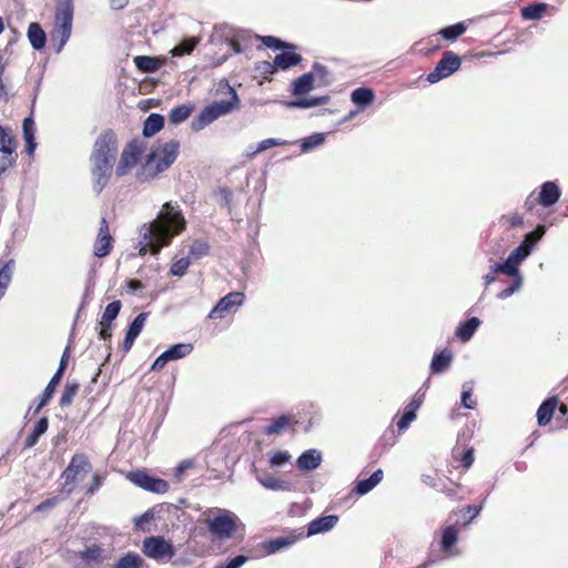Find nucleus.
Wrapping results in <instances>:
<instances>
[{
	"label": "nucleus",
	"mask_w": 568,
	"mask_h": 568,
	"mask_svg": "<svg viewBox=\"0 0 568 568\" xmlns=\"http://www.w3.org/2000/svg\"><path fill=\"white\" fill-rule=\"evenodd\" d=\"M460 58L453 51L444 52L442 59L437 62L435 69L427 74V81L429 83H436L460 68Z\"/></svg>",
	"instance_id": "10"
},
{
	"label": "nucleus",
	"mask_w": 568,
	"mask_h": 568,
	"mask_svg": "<svg viewBox=\"0 0 568 568\" xmlns=\"http://www.w3.org/2000/svg\"><path fill=\"white\" fill-rule=\"evenodd\" d=\"M14 41H9L8 44L0 49V72L4 73L6 67L8 65L9 58L12 54L11 45Z\"/></svg>",
	"instance_id": "61"
},
{
	"label": "nucleus",
	"mask_w": 568,
	"mask_h": 568,
	"mask_svg": "<svg viewBox=\"0 0 568 568\" xmlns=\"http://www.w3.org/2000/svg\"><path fill=\"white\" fill-rule=\"evenodd\" d=\"M49 419L48 417H41L34 425L32 432L28 435L24 447L31 448L37 445L39 438L48 430Z\"/></svg>",
	"instance_id": "28"
},
{
	"label": "nucleus",
	"mask_w": 568,
	"mask_h": 568,
	"mask_svg": "<svg viewBox=\"0 0 568 568\" xmlns=\"http://www.w3.org/2000/svg\"><path fill=\"white\" fill-rule=\"evenodd\" d=\"M215 30L222 32V34L225 37L227 44L232 48L234 53L243 52L240 40H243L245 38L244 32H235L232 28L227 26L215 27Z\"/></svg>",
	"instance_id": "22"
},
{
	"label": "nucleus",
	"mask_w": 568,
	"mask_h": 568,
	"mask_svg": "<svg viewBox=\"0 0 568 568\" xmlns=\"http://www.w3.org/2000/svg\"><path fill=\"white\" fill-rule=\"evenodd\" d=\"M28 40L34 50H42L47 43V34L40 23L31 22L27 31Z\"/></svg>",
	"instance_id": "19"
},
{
	"label": "nucleus",
	"mask_w": 568,
	"mask_h": 568,
	"mask_svg": "<svg viewBox=\"0 0 568 568\" xmlns=\"http://www.w3.org/2000/svg\"><path fill=\"white\" fill-rule=\"evenodd\" d=\"M121 302L119 300L109 303L102 314L101 321L105 324H112V322L118 317L121 311Z\"/></svg>",
	"instance_id": "48"
},
{
	"label": "nucleus",
	"mask_w": 568,
	"mask_h": 568,
	"mask_svg": "<svg viewBox=\"0 0 568 568\" xmlns=\"http://www.w3.org/2000/svg\"><path fill=\"white\" fill-rule=\"evenodd\" d=\"M338 523V516L327 515L313 519L307 526L306 536H314L329 531Z\"/></svg>",
	"instance_id": "17"
},
{
	"label": "nucleus",
	"mask_w": 568,
	"mask_h": 568,
	"mask_svg": "<svg viewBox=\"0 0 568 568\" xmlns=\"http://www.w3.org/2000/svg\"><path fill=\"white\" fill-rule=\"evenodd\" d=\"M452 361H453V354L450 351L444 349L439 353H436L433 356V359L430 363V372L433 374L444 373L450 366Z\"/></svg>",
	"instance_id": "23"
},
{
	"label": "nucleus",
	"mask_w": 568,
	"mask_h": 568,
	"mask_svg": "<svg viewBox=\"0 0 568 568\" xmlns=\"http://www.w3.org/2000/svg\"><path fill=\"white\" fill-rule=\"evenodd\" d=\"M212 513L213 516L205 519V525L216 539H231L239 529H244L240 517L233 511L223 508H214Z\"/></svg>",
	"instance_id": "7"
},
{
	"label": "nucleus",
	"mask_w": 568,
	"mask_h": 568,
	"mask_svg": "<svg viewBox=\"0 0 568 568\" xmlns=\"http://www.w3.org/2000/svg\"><path fill=\"white\" fill-rule=\"evenodd\" d=\"M193 111V105L191 104H180L173 108L169 114V121L172 124H180L189 119Z\"/></svg>",
	"instance_id": "38"
},
{
	"label": "nucleus",
	"mask_w": 568,
	"mask_h": 568,
	"mask_svg": "<svg viewBox=\"0 0 568 568\" xmlns=\"http://www.w3.org/2000/svg\"><path fill=\"white\" fill-rule=\"evenodd\" d=\"M314 84L313 72L304 73L293 81L292 92L294 95H302L310 92Z\"/></svg>",
	"instance_id": "30"
},
{
	"label": "nucleus",
	"mask_w": 568,
	"mask_h": 568,
	"mask_svg": "<svg viewBox=\"0 0 568 568\" xmlns=\"http://www.w3.org/2000/svg\"><path fill=\"white\" fill-rule=\"evenodd\" d=\"M134 64L144 73H153L158 71L161 65L156 58L149 55H136L134 58Z\"/></svg>",
	"instance_id": "37"
},
{
	"label": "nucleus",
	"mask_w": 568,
	"mask_h": 568,
	"mask_svg": "<svg viewBox=\"0 0 568 568\" xmlns=\"http://www.w3.org/2000/svg\"><path fill=\"white\" fill-rule=\"evenodd\" d=\"M560 195L561 191L559 186L552 181H547L541 184L537 201L544 207H549L558 202Z\"/></svg>",
	"instance_id": "16"
},
{
	"label": "nucleus",
	"mask_w": 568,
	"mask_h": 568,
	"mask_svg": "<svg viewBox=\"0 0 568 568\" xmlns=\"http://www.w3.org/2000/svg\"><path fill=\"white\" fill-rule=\"evenodd\" d=\"M466 31V27L463 22H458L446 27L439 31L442 37L446 40H456L458 37L464 34Z\"/></svg>",
	"instance_id": "49"
},
{
	"label": "nucleus",
	"mask_w": 568,
	"mask_h": 568,
	"mask_svg": "<svg viewBox=\"0 0 568 568\" xmlns=\"http://www.w3.org/2000/svg\"><path fill=\"white\" fill-rule=\"evenodd\" d=\"M193 351L191 343H179L170 346L153 362L151 369L161 371L169 362L181 359L190 355Z\"/></svg>",
	"instance_id": "12"
},
{
	"label": "nucleus",
	"mask_w": 568,
	"mask_h": 568,
	"mask_svg": "<svg viewBox=\"0 0 568 568\" xmlns=\"http://www.w3.org/2000/svg\"><path fill=\"white\" fill-rule=\"evenodd\" d=\"M79 556L80 561L75 564V568H99L110 558V551L97 542H91L80 550Z\"/></svg>",
	"instance_id": "9"
},
{
	"label": "nucleus",
	"mask_w": 568,
	"mask_h": 568,
	"mask_svg": "<svg viewBox=\"0 0 568 568\" xmlns=\"http://www.w3.org/2000/svg\"><path fill=\"white\" fill-rule=\"evenodd\" d=\"M291 424L292 418L290 416L281 415L273 419L272 423L264 428L263 433L265 435H280L285 432Z\"/></svg>",
	"instance_id": "35"
},
{
	"label": "nucleus",
	"mask_w": 568,
	"mask_h": 568,
	"mask_svg": "<svg viewBox=\"0 0 568 568\" xmlns=\"http://www.w3.org/2000/svg\"><path fill=\"white\" fill-rule=\"evenodd\" d=\"M199 44V38L191 37L183 39L178 45H175L171 50V54L173 57H182L184 54H190L195 49V47Z\"/></svg>",
	"instance_id": "40"
},
{
	"label": "nucleus",
	"mask_w": 568,
	"mask_h": 568,
	"mask_svg": "<svg viewBox=\"0 0 568 568\" xmlns=\"http://www.w3.org/2000/svg\"><path fill=\"white\" fill-rule=\"evenodd\" d=\"M143 559L135 552H128L121 557L114 568H141Z\"/></svg>",
	"instance_id": "45"
},
{
	"label": "nucleus",
	"mask_w": 568,
	"mask_h": 568,
	"mask_svg": "<svg viewBox=\"0 0 568 568\" xmlns=\"http://www.w3.org/2000/svg\"><path fill=\"white\" fill-rule=\"evenodd\" d=\"M247 561L244 555H237L224 565L216 566L215 568H241Z\"/></svg>",
	"instance_id": "62"
},
{
	"label": "nucleus",
	"mask_w": 568,
	"mask_h": 568,
	"mask_svg": "<svg viewBox=\"0 0 568 568\" xmlns=\"http://www.w3.org/2000/svg\"><path fill=\"white\" fill-rule=\"evenodd\" d=\"M148 316H149V313H145V312L140 313L130 323L126 333L138 337L144 327Z\"/></svg>",
	"instance_id": "52"
},
{
	"label": "nucleus",
	"mask_w": 568,
	"mask_h": 568,
	"mask_svg": "<svg viewBox=\"0 0 568 568\" xmlns=\"http://www.w3.org/2000/svg\"><path fill=\"white\" fill-rule=\"evenodd\" d=\"M301 61V54L295 53L294 50L284 49L281 53L275 55L273 63L264 62V65L266 70H272L274 68L287 70L297 65Z\"/></svg>",
	"instance_id": "15"
},
{
	"label": "nucleus",
	"mask_w": 568,
	"mask_h": 568,
	"mask_svg": "<svg viewBox=\"0 0 568 568\" xmlns=\"http://www.w3.org/2000/svg\"><path fill=\"white\" fill-rule=\"evenodd\" d=\"M210 252V245L207 241L195 240L190 246L189 254L191 257L197 260L206 256Z\"/></svg>",
	"instance_id": "47"
},
{
	"label": "nucleus",
	"mask_w": 568,
	"mask_h": 568,
	"mask_svg": "<svg viewBox=\"0 0 568 568\" xmlns=\"http://www.w3.org/2000/svg\"><path fill=\"white\" fill-rule=\"evenodd\" d=\"M325 141V134L324 133H314L307 138H304L301 143V150L303 152H308L312 149L320 146Z\"/></svg>",
	"instance_id": "51"
},
{
	"label": "nucleus",
	"mask_w": 568,
	"mask_h": 568,
	"mask_svg": "<svg viewBox=\"0 0 568 568\" xmlns=\"http://www.w3.org/2000/svg\"><path fill=\"white\" fill-rule=\"evenodd\" d=\"M189 266H190L189 257H181L172 264V266L170 268V273L173 276H183L186 273Z\"/></svg>",
	"instance_id": "54"
},
{
	"label": "nucleus",
	"mask_w": 568,
	"mask_h": 568,
	"mask_svg": "<svg viewBox=\"0 0 568 568\" xmlns=\"http://www.w3.org/2000/svg\"><path fill=\"white\" fill-rule=\"evenodd\" d=\"M375 93L371 88L362 87L353 90L351 100L354 104L364 109L373 103Z\"/></svg>",
	"instance_id": "26"
},
{
	"label": "nucleus",
	"mask_w": 568,
	"mask_h": 568,
	"mask_svg": "<svg viewBox=\"0 0 568 568\" xmlns=\"http://www.w3.org/2000/svg\"><path fill=\"white\" fill-rule=\"evenodd\" d=\"M260 39L267 48L273 49V50H284V49L295 50L294 44L284 42L283 40L275 38L273 36L260 37Z\"/></svg>",
	"instance_id": "50"
},
{
	"label": "nucleus",
	"mask_w": 568,
	"mask_h": 568,
	"mask_svg": "<svg viewBox=\"0 0 568 568\" xmlns=\"http://www.w3.org/2000/svg\"><path fill=\"white\" fill-rule=\"evenodd\" d=\"M479 325L480 320L478 317H470L458 325L456 329V336L462 342H468L474 336Z\"/></svg>",
	"instance_id": "25"
},
{
	"label": "nucleus",
	"mask_w": 568,
	"mask_h": 568,
	"mask_svg": "<svg viewBox=\"0 0 568 568\" xmlns=\"http://www.w3.org/2000/svg\"><path fill=\"white\" fill-rule=\"evenodd\" d=\"M164 126V116L158 113H151L143 124V135L151 138L162 130Z\"/></svg>",
	"instance_id": "27"
},
{
	"label": "nucleus",
	"mask_w": 568,
	"mask_h": 568,
	"mask_svg": "<svg viewBox=\"0 0 568 568\" xmlns=\"http://www.w3.org/2000/svg\"><path fill=\"white\" fill-rule=\"evenodd\" d=\"M219 90L222 93H229L230 100L214 101L201 110L199 115L192 121L191 128L193 131H201L205 126L219 118L230 114L232 111L239 108L240 99L234 88H232L226 80L221 81Z\"/></svg>",
	"instance_id": "3"
},
{
	"label": "nucleus",
	"mask_w": 568,
	"mask_h": 568,
	"mask_svg": "<svg viewBox=\"0 0 568 568\" xmlns=\"http://www.w3.org/2000/svg\"><path fill=\"white\" fill-rule=\"evenodd\" d=\"M245 295L241 292H231L223 296L216 305L211 310L209 317L212 320L224 317L234 306H241Z\"/></svg>",
	"instance_id": "13"
},
{
	"label": "nucleus",
	"mask_w": 568,
	"mask_h": 568,
	"mask_svg": "<svg viewBox=\"0 0 568 568\" xmlns=\"http://www.w3.org/2000/svg\"><path fill=\"white\" fill-rule=\"evenodd\" d=\"M179 150V141L159 142L155 149L146 155L142 168V175H145V180H153L160 173L166 171L175 162Z\"/></svg>",
	"instance_id": "4"
},
{
	"label": "nucleus",
	"mask_w": 568,
	"mask_h": 568,
	"mask_svg": "<svg viewBox=\"0 0 568 568\" xmlns=\"http://www.w3.org/2000/svg\"><path fill=\"white\" fill-rule=\"evenodd\" d=\"M545 233L546 226L537 225L532 232L525 235L521 243L510 252L504 262L496 263L495 271H501L503 274H516L519 271V264L530 255L534 246L541 240Z\"/></svg>",
	"instance_id": "5"
},
{
	"label": "nucleus",
	"mask_w": 568,
	"mask_h": 568,
	"mask_svg": "<svg viewBox=\"0 0 568 568\" xmlns=\"http://www.w3.org/2000/svg\"><path fill=\"white\" fill-rule=\"evenodd\" d=\"M142 551L146 557L156 561L172 558L175 554L173 545L162 536L146 537L143 540Z\"/></svg>",
	"instance_id": "8"
},
{
	"label": "nucleus",
	"mask_w": 568,
	"mask_h": 568,
	"mask_svg": "<svg viewBox=\"0 0 568 568\" xmlns=\"http://www.w3.org/2000/svg\"><path fill=\"white\" fill-rule=\"evenodd\" d=\"M291 459V455L286 450H281V452H276L274 453L271 457H270V465L271 467H282L284 466L288 460Z\"/></svg>",
	"instance_id": "55"
},
{
	"label": "nucleus",
	"mask_w": 568,
	"mask_h": 568,
	"mask_svg": "<svg viewBox=\"0 0 568 568\" xmlns=\"http://www.w3.org/2000/svg\"><path fill=\"white\" fill-rule=\"evenodd\" d=\"M80 388V385L75 382H68L63 388L62 395L60 397V406L65 407L69 406L72 402L74 396L78 394Z\"/></svg>",
	"instance_id": "46"
},
{
	"label": "nucleus",
	"mask_w": 568,
	"mask_h": 568,
	"mask_svg": "<svg viewBox=\"0 0 568 568\" xmlns=\"http://www.w3.org/2000/svg\"><path fill=\"white\" fill-rule=\"evenodd\" d=\"M329 97L328 95H322L316 98H297L291 102L287 103L291 108H297V109H310L317 105H323L328 103Z\"/></svg>",
	"instance_id": "33"
},
{
	"label": "nucleus",
	"mask_w": 568,
	"mask_h": 568,
	"mask_svg": "<svg viewBox=\"0 0 568 568\" xmlns=\"http://www.w3.org/2000/svg\"><path fill=\"white\" fill-rule=\"evenodd\" d=\"M507 275L510 276L513 278V281L507 287H505L497 294L496 297L498 300H506V298L510 297L511 295H514L515 293L519 292L523 287L524 277H523L520 271H517L516 274H507Z\"/></svg>",
	"instance_id": "31"
},
{
	"label": "nucleus",
	"mask_w": 568,
	"mask_h": 568,
	"mask_svg": "<svg viewBox=\"0 0 568 568\" xmlns=\"http://www.w3.org/2000/svg\"><path fill=\"white\" fill-rule=\"evenodd\" d=\"M285 143H286L285 141L280 140V139H273V138L265 139V140H262L257 144V148L252 152V154L254 155V154L263 152L272 146H280V145H284Z\"/></svg>",
	"instance_id": "56"
},
{
	"label": "nucleus",
	"mask_w": 568,
	"mask_h": 568,
	"mask_svg": "<svg viewBox=\"0 0 568 568\" xmlns=\"http://www.w3.org/2000/svg\"><path fill=\"white\" fill-rule=\"evenodd\" d=\"M0 152L6 153L8 155H13L16 153V143L14 139L10 133V130L0 125Z\"/></svg>",
	"instance_id": "41"
},
{
	"label": "nucleus",
	"mask_w": 568,
	"mask_h": 568,
	"mask_svg": "<svg viewBox=\"0 0 568 568\" xmlns=\"http://www.w3.org/2000/svg\"><path fill=\"white\" fill-rule=\"evenodd\" d=\"M118 152L115 133L112 130L101 133L93 145L90 160L92 162L93 190L101 193L108 184Z\"/></svg>",
	"instance_id": "2"
},
{
	"label": "nucleus",
	"mask_w": 568,
	"mask_h": 568,
	"mask_svg": "<svg viewBox=\"0 0 568 568\" xmlns=\"http://www.w3.org/2000/svg\"><path fill=\"white\" fill-rule=\"evenodd\" d=\"M557 403L556 397H549L541 403L537 410V422L539 426H546L551 420Z\"/></svg>",
	"instance_id": "21"
},
{
	"label": "nucleus",
	"mask_w": 568,
	"mask_h": 568,
	"mask_svg": "<svg viewBox=\"0 0 568 568\" xmlns=\"http://www.w3.org/2000/svg\"><path fill=\"white\" fill-rule=\"evenodd\" d=\"M113 237L111 235L97 236L94 243V255L97 257L106 256L112 248Z\"/></svg>",
	"instance_id": "43"
},
{
	"label": "nucleus",
	"mask_w": 568,
	"mask_h": 568,
	"mask_svg": "<svg viewBox=\"0 0 568 568\" xmlns=\"http://www.w3.org/2000/svg\"><path fill=\"white\" fill-rule=\"evenodd\" d=\"M322 453L315 448L303 452L297 460L296 466L301 470L312 471L321 466Z\"/></svg>",
	"instance_id": "18"
},
{
	"label": "nucleus",
	"mask_w": 568,
	"mask_h": 568,
	"mask_svg": "<svg viewBox=\"0 0 568 568\" xmlns=\"http://www.w3.org/2000/svg\"><path fill=\"white\" fill-rule=\"evenodd\" d=\"M60 381L61 379L58 376L51 377L50 382L48 383L44 390L40 395L38 405L34 407H30V409H33L34 414H38L50 402L55 390V387L60 383Z\"/></svg>",
	"instance_id": "29"
},
{
	"label": "nucleus",
	"mask_w": 568,
	"mask_h": 568,
	"mask_svg": "<svg viewBox=\"0 0 568 568\" xmlns=\"http://www.w3.org/2000/svg\"><path fill=\"white\" fill-rule=\"evenodd\" d=\"M145 149V144H144V141L143 140H132L125 148L124 150L128 151L129 153H131L133 156H135L136 159H139L141 156V154L143 153Z\"/></svg>",
	"instance_id": "58"
},
{
	"label": "nucleus",
	"mask_w": 568,
	"mask_h": 568,
	"mask_svg": "<svg viewBox=\"0 0 568 568\" xmlns=\"http://www.w3.org/2000/svg\"><path fill=\"white\" fill-rule=\"evenodd\" d=\"M129 479L138 487L143 488L144 490L155 493V494H164L169 490V484L166 480L153 477L149 475L146 471L136 470L129 474Z\"/></svg>",
	"instance_id": "11"
},
{
	"label": "nucleus",
	"mask_w": 568,
	"mask_h": 568,
	"mask_svg": "<svg viewBox=\"0 0 568 568\" xmlns=\"http://www.w3.org/2000/svg\"><path fill=\"white\" fill-rule=\"evenodd\" d=\"M547 6L542 2H535L521 9V17L526 20L540 19Z\"/></svg>",
	"instance_id": "44"
},
{
	"label": "nucleus",
	"mask_w": 568,
	"mask_h": 568,
	"mask_svg": "<svg viewBox=\"0 0 568 568\" xmlns=\"http://www.w3.org/2000/svg\"><path fill=\"white\" fill-rule=\"evenodd\" d=\"M72 0H58L54 12V28L51 32V41L57 53L61 52L69 41L73 21Z\"/></svg>",
	"instance_id": "6"
},
{
	"label": "nucleus",
	"mask_w": 568,
	"mask_h": 568,
	"mask_svg": "<svg viewBox=\"0 0 568 568\" xmlns=\"http://www.w3.org/2000/svg\"><path fill=\"white\" fill-rule=\"evenodd\" d=\"M382 479H383V470L377 469L368 478L358 480L356 483L354 491L359 496L366 495L374 487H376L382 481Z\"/></svg>",
	"instance_id": "24"
},
{
	"label": "nucleus",
	"mask_w": 568,
	"mask_h": 568,
	"mask_svg": "<svg viewBox=\"0 0 568 568\" xmlns=\"http://www.w3.org/2000/svg\"><path fill=\"white\" fill-rule=\"evenodd\" d=\"M80 551L64 550L62 558L65 562L71 564L75 568V564L80 561Z\"/></svg>",
	"instance_id": "64"
},
{
	"label": "nucleus",
	"mask_w": 568,
	"mask_h": 568,
	"mask_svg": "<svg viewBox=\"0 0 568 568\" xmlns=\"http://www.w3.org/2000/svg\"><path fill=\"white\" fill-rule=\"evenodd\" d=\"M16 160L13 155H8L0 152V175L3 174L9 168L14 164Z\"/></svg>",
	"instance_id": "63"
},
{
	"label": "nucleus",
	"mask_w": 568,
	"mask_h": 568,
	"mask_svg": "<svg viewBox=\"0 0 568 568\" xmlns=\"http://www.w3.org/2000/svg\"><path fill=\"white\" fill-rule=\"evenodd\" d=\"M91 470V464L84 454H75L71 458L68 467L63 470L61 477L64 479L65 485H70L75 481L78 475L83 471L88 473Z\"/></svg>",
	"instance_id": "14"
},
{
	"label": "nucleus",
	"mask_w": 568,
	"mask_h": 568,
	"mask_svg": "<svg viewBox=\"0 0 568 568\" xmlns=\"http://www.w3.org/2000/svg\"><path fill=\"white\" fill-rule=\"evenodd\" d=\"M457 540L458 532L454 526H447L443 529L440 546L445 552H449Z\"/></svg>",
	"instance_id": "42"
},
{
	"label": "nucleus",
	"mask_w": 568,
	"mask_h": 568,
	"mask_svg": "<svg viewBox=\"0 0 568 568\" xmlns=\"http://www.w3.org/2000/svg\"><path fill=\"white\" fill-rule=\"evenodd\" d=\"M13 268V258H10L7 262H4L0 268V300L4 296L6 291L12 280Z\"/></svg>",
	"instance_id": "34"
},
{
	"label": "nucleus",
	"mask_w": 568,
	"mask_h": 568,
	"mask_svg": "<svg viewBox=\"0 0 568 568\" xmlns=\"http://www.w3.org/2000/svg\"><path fill=\"white\" fill-rule=\"evenodd\" d=\"M185 219L179 206L165 202L156 217L140 227L139 254H159L162 247L170 245L173 237L185 229Z\"/></svg>",
	"instance_id": "1"
},
{
	"label": "nucleus",
	"mask_w": 568,
	"mask_h": 568,
	"mask_svg": "<svg viewBox=\"0 0 568 568\" xmlns=\"http://www.w3.org/2000/svg\"><path fill=\"white\" fill-rule=\"evenodd\" d=\"M460 403L468 409H474L476 407V400L471 399V386H468L467 384L463 385Z\"/></svg>",
	"instance_id": "57"
},
{
	"label": "nucleus",
	"mask_w": 568,
	"mask_h": 568,
	"mask_svg": "<svg viewBox=\"0 0 568 568\" xmlns=\"http://www.w3.org/2000/svg\"><path fill=\"white\" fill-rule=\"evenodd\" d=\"M296 542L295 536H283L268 540L265 544V549L268 554L277 552L284 548H288Z\"/></svg>",
	"instance_id": "36"
},
{
	"label": "nucleus",
	"mask_w": 568,
	"mask_h": 568,
	"mask_svg": "<svg viewBox=\"0 0 568 568\" xmlns=\"http://www.w3.org/2000/svg\"><path fill=\"white\" fill-rule=\"evenodd\" d=\"M314 78L317 77L321 84L328 85L332 83V77L327 68L318 62L313 64Z\"/></svg>",
	"instance_id": "53"
},
{
	"label": "nucleus",
	"mask_w": 568,
	"mask_h": 568,
	"mask_svg": "<svg viewBox=\"0 0 568 568\" xmlns=\"http://www.w3.org/2000/svg\"><path fill=\"white\" fill-rule=\"evenodd\" d=\"M36 123L31 116H28L23 120L22 123V133L23 139L26 141V152L28 155H32L36 151Z\"/></svg>",
	"instance_id": "20"
},
{
	"label": "nucleus",
	"mask_w": 568,
	"mask_h": 568,
	"mask_svg": "<svg viewBox=\"0 0 568 568\" xmlns=\"http://www.w3.org/2000/svg\"><path fill=\"white\" fill-rule=\"evenodd\" d=\"M256 479L266 489H271V490H290L291 489L290 483H287L285 480L277 479L273 475H265V476L256 475Z\"/></svg>",
	"instance_id": "32"
},
{
	"label": "nucleus",
	"mask_w": 568,
	"mask_h": 568,
	"mask_svg": "<svg viewBox=\"0 0 568 568\" xmlns=\"http://www.w3.org/2000/svg\"><path fill=\"white\" fill-rule=\"evenodd\" d=\"M135 156H133L128 151L123 150L121 153V158L119 164L116 166L115 173L118 176H124L129 173V171L138 163Z\"/></svg>",
	"instance_id": "39"
},
{
	"label": "nucleus",
	"mask_w": 568,
	"mask_h": 568,
	"mask_svg": "<svg viewBox=\"0 0 568 568\" xmlns=\"http://www.w3.org/2000/svg\"><path fill=\"white\" fill-rule=\"evenodd\" d=\"M194 466L193 460L185 459L181 462L174 471V478L178 483H181L184 479L185 471Z\"/></svg>",
	"instance_id": "59"
},
{
	"label": "nucleus",
	"mask_w": 568,
	"mask_h": 568,
	"mask_svg": "<svg viewBox=\"0 0 568 568\" xmlns=\"http://www.w3.org/2000/svg\"><path fill=\"white\" fill-rule=\"evenodd\" d=\"M416 418V414L410 412V410H407L405 408L403 415L400 416V418L398 419L397 422V428L398 430H405L408 428L409 424Z\"/></svg>",
	"instance_id": "60"
}]
</instances>
